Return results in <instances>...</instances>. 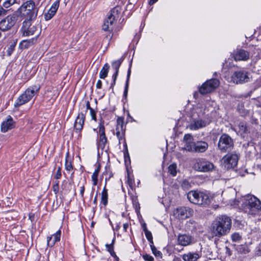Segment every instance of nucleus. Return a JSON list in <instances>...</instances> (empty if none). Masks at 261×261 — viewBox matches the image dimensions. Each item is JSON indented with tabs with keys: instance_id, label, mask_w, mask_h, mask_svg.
I'll list each match as a JSON object with an SVG mask.
<instances>
[{
	"instance_id": "obj_1",
	"label": "nucleus",
	"mask_w": 261,
	"mask_h": 261,
	"mask_svg": "<svg viewBox=\"0 0 261 261\" xmlns=\"http://www.w3.org/2000/svg\"><path fill=\"white\" fill-rule=\"evenodd\" d=\"M231 227V219L226 215L218 217L212 223L213 236L220 238L226 235Z\"/></svg>"
},
{
	"instance_id": "obj_2",
	"label": "nucleus",
	"mask_w": 261,
	"mask_h": 261,
	"mask_svg": "<svg viewBox=\"0 0 261 261\" xmlns=\"http://www.w3.org/2000/svg\"><path fill=\"white\" fill-rule=\"evenodd\" d=\"M37 11L34 2L30 0L23 3L14 13H17L19 21L21 20L22 17L26 18L25 20H33L36 18Z\"/></svg>"
},
{
	"instance_id": "obj_3",
	"label": "nucleus",
	"mask_w": 261,
	"mask_h": 261,
	"mask_svg": "<svg viewBox=\"0 0 261 261\" xmlns=\"http://www.w3.org/2000/svg\"><path fill=\"white\" fill-rule=\"evenodd\" d=\"M242 207L245 212L256 215L261 211V202L254 196L248 195L244 197Z\"/></svg>"
},
{
	"instance_id": "obj_4",
	"label": "nucleus",
	"mask_w": 261,
	"mask_h": 261,
	"mask_svg": "<svg viewBox=\"0 0 261 261\" xmlns=\"http://www.w3.org/2000/svg\"><path fill=\"white\" fill-rule=\"evenodd\" d=\"M187 198L191 203L204 206L208 205L211 202L209 195L201 191H191L188 193Z\"/></svg>"
},
{
	"instance_id": "obj_5",
	"label": "nucleus",
	"mask_w": 261,
	"mask_h": 261,
	"mask_svg": "<svg viewBox=\"0 0 261 261\" xmlns=\"http://www.w3.org/2000/svg\"><path fill=\"white\" fill-rule=\"evenodd\" d=\"M233 140L226 134H223L220 137L218 143V148L221 152H226L233 149Z\"/></svg>"
},
{
	"instance_id": "obj_6",
	"label": "nucleus",
	"mask_w": 261,
	"mask_h": 261,
	"mask_svg": "<svg viewBox=\"0 0 261 261\" xmlns=\"http://www.w3.org/2000/svg\"><path fill=\"white\" fill-rule=\"evenodd\" d=\"M250 73L244 69L237 70L233 72L231 77V81L236 84H243L250 81Z\"/></svg>"
},
{
	"instance_id": "obj_7",
	"label": "nucleus",
	"mask_w": 261,
	"mask_h": 261,
	"mask_svg": "<svg viewBox=\"0 0 261 261\" xmlns=\"http://www.w3.org/2000/svg\"><path fill=\"white\" fill-rule=\"evenodd\" d=\"M193 168L197 171L207 172L212 171L214 168V165L205 159L198 158L195 160Z\"/></svg>"
},
{
	"instance_id": "obj_8",
	"label": "nucleus",
	"mask_w": 261,
	"mask_h": 261,
	"mask_svg": "<svg viewBox=\"0 0 261 261\" xmlns=\"http://www.w3.org/2000/svg\"><path fill=\"white\" fill-rule=\"evenodd\" d=\"M118 11V10L115 9L110 11L108 17L103 21V23L102 25V29L103 31L110 32L113 31L114 24L116 22L115 13L117 14ZM109 36L110 38H112V34H111V33H110Z\"/></svg>"
},
{
	"instance_id": "obj_9",
	"label": "nucleus",
	"mask_w": 261,
	"mask_h": 261,
	"mask_svg": "<svg viewBox=\"0 0 261 261\" xmlns=\"http://www.w3.org/2000/svg\"><path fill=\"white\" fill-rule=\"evenodd\" d=\"M219 81L216 79L207 80L199 88V92L202 95L211 93L219 86Z\"/></svg>"
},
{
	"instance_id": "obj_10",
	"label": "nucleus",
	"mask_w": 261,
	"mask_h": 261,
	"mask_svg": "<svg viewBox=\"0 0 261 261\" xmlns=\"http://www.w3.org/2000/svg\"><path fill=\"white\" fill-rule=\"evenodd\" d=\"M239 154L236 152H229L225 155L222 159V162L227 169L234 168L238 164Z\"/></svg>"
},
{
	"instance_id": "obj_11",
	"label": "nucleus",
	"mask_w": 261,
	"mask_h": 261,
	"mask_svg": "<svg viewBox=\"0 0 261 261\" xmlns=\"http://www.w3.org/2000/svg\"><path fill=\"white\" fill-rule=\"evenodd\" d=\"M18 20L17 13H13L7 16L0 21V30L3 32L9 30Z\"/></svg>"
},
{
	"instance_id": "obj_12",
	"label": "nucleus",
	"mask_w": 261,
	"mask_h": 261,
	"mask_svg": "<svg viewBox=\"0 0 261 261\" xmlns=\"http://www.w3.org/2000/svg\"><path fill=\"white\" fill-rule=\"evenodd\" d=\"M196 239L189 233H179L177 236V243L181 246L186 247L194 244Z\"/></svg>"
},
{
	"instance_id": "obj_13",
	"label": "nucleus",
	"mask_w": 261,
	"mask_h": 261,
	"mask_svg": "<svg viewBox=\"0 0 261 261\" xmlns=\"http://www.w3.org/2000/svg\"><path fill=\"white\" fill-rule=\"evenodd\" d=\"M125 126L124 125V118L119 117L117 119V125L116 126V135L119 140V144L125 139Z\"/></svg>"
},
{
	"instance_id": "obj_14",
	"label": "nucleus",
	"mask_w": 261,
	"mask_h": 261,
	"mask_svg": "<svg viewBox=\"0 0 261 261\" xmlns=\"http://www.w3.org/2000/svg\"><path fill=\"white\" fill-rule=\"evenodd\" d=\"M208 147V143L205 141H197L193 144L187 146V151L193 152H204Z\"/></svg>"
},
{
	"instance_id": "obj_15",
	"label": "nucleus",
	"mask_w": 261,
	"mask_h": 261,
	"mask_svg": "<svg viewBox=\"0 0 261 261\" xmlns=\"http://www.w3.org/2000/svg\"><path fill=\"white\" fill-rule=\"evenodd\" d=\"M193 211L189 207L180 206L176 210L175 215L180 219H185L190 217L193 214Z\"/></svg>"
},
{
	"instance_id": "obj_16",
	"label": "nucleus",
	"mask_w": 261,
	"mask_h": 261,
	"mask_svg": "<svg viewBox=\"0 0 261 261\" xmlns=\"http://www.w3.org/2000/svg\"><path fill=\"white\" fill-rule=\"evenodd\" d=\"M32 20H24L23 22L21 30L22 32L23 36H29L34 34L37 31V28L35 25H32Z\"/></svg>"
},
{
	"instance_id": "obj_17",
	"label": "nucleus",
	"mask_w": 261,
	"mask_h": 261,
	"mask_svg": "<svg viewBox=\"0 0 261 261\" xmlns=\"http://www.w3.org/2000/svg\"><path fill=\"white\" fill-rule=\"evenodd\" d=\"M124 58L122 57L117 60L114 61L112 62V67L114 70L115 72L112 76L113 82L111 84L110 88L113 89L116 84V81L118 75L119 68L124 60Z\"/></svg>"
},
{
	"instance_id": "obj_18",
	"label": "nucleus",
	"mask_w": 261,
	"mask_h": 261,
	"mask_svg": "<svg viewBox=\"0 0 261 261\" xmlns=\"http://www.w3.org/2000/svg\"><path fill=\"white\" fill-rule=\"evenodd\" d=\"M98 132L99 142L98 143V146L103 149L108 142V139L105 134V127L103 122H100L99 124Z\"/></svg>"
},
{
	"instance_id": "obj_19",
	"label": "nucleus",
	"mask_w": 261,
	"mask_h": 261,
	"mask_svg": "<svg viewBox=\"0 0 261 261\" xmlns=\"http://www.w3.org/2000/svg\"><path fill=\"white\" fill-rule=\"evenodd\" d=\"M85 117V113H84V112L79 113L74 123V128L76 133H80L83 129Z\"/></svg>"
},
{
	"instance_id": "obj_20",
	"label": "nucleus",
	"mask_w": 261,
	"mask_h": 261,
	"mask_svg": "<svg viewBox=\"0 0 261 261\" xmlns=\"http://www.w3.org/2000/svg\"><path fill=\"white\" fill-rule=\"evenodd\" d=\"M250 54L248 51L243 49H238L233 54L235 61H247L249 59Z\"/></svg>"
},
{
	"instance_id": "obj_21",
	"label": "nucleus",
	"mask_w": 261,
	"mask_h": 261,
	"mask_svg": "<svg viewBox=\"0 0 261 261\" xmlns=\"http://www.w3.org/2000/svg\"><path fill=\"white\" fill-rule=\"evenodd\" d=\"M60 5V0L55 1L47 12L44 14V18L45 20L51 19L56 14Z\"/></svg>"
},
{
	"instance_id": "obj_22",
	"label": "nucleus",
	"mask_w": 261,
	"mask_h": 261,
	"mask_svg": "<svg viewBox=\"0 0 261 261\" xmlns=\"http://www.w3.org/2000/svg\"><path fill=\"white\" fill-rule=\"evenodd\" d=\"M15 127V122L12 117L8 115L6 120L4 121L1 124V131L6 133L9 130Z\"/></svg>"
},
{
	"instance_id": "obj_23",
	"label": "nucleus",
	"mask_w": 261,
	"mask_h": 261,
	"mask_svg": "<svg viewBox=\"0 0 261 261\" xmlns=\"http://www.w3.org/2000/svg\"><path fill=\"white\" fill-rule=\"evenodd\" d=\"M61 236V230L59 229L55 233L51 236L47 238V246L50 247H53L56 242L60 241Z\"/></svg>"
},
{
	"instance_id": "obj_24",
	"label": "nucleus",
	"mask_w": 261,
	"mask_h": 261,
	"mask_svg": "<svg viewBox=\"0 0 261 261\" xmlns=\"http://www.w3.org/2000/svg\"><path fill=\"white\" fill-rule=\"evenodd\" d=\"M207 124L205 120L202 119H194L190 124L189 128L191 130H197L206 126Z\"/></svg>"
},
{
	"instance_id": "obj_25",
	"label": "nucleus",
	"mask_w": 261,
	"mask_h": 261,
	"mask_svg": "<svg viewBox=\"0 0 261 261\" xmlns=\"http://www.w3.org/2000/svg\"><path fill=\"white\" fill-rule=\"evenodd\" d=\"M201 256V254L198 252H189L182 255L184 261H197Z\"/></svg>"
},
{
	"instance_id": "obj_26",
	"label": "nucleus",
	"mask_w": 261,
	"mask_h": 261,
	"mask_svg": "<svg viewBox=\"0 0 261 261\" xmlns=\"http://www.w3.org/2000/svg\"><path fill=\"white\" fill-rule=\"evenodd\" d=\"M38 36L39 35H37L31 39L21 41L19 43V47L21 49H27L35 44L37 42Z\"/></svg>"
},
{
	"instance_id": "obj_27",
	"label": "nucleus",
	"mask_w": 261,
	"mask_h": 261,
	"mask_svg": "<svg viewBox=\"0 0 261 261\" xmlns=\"http://www.w3.org/2000/svg\"><path fill=\"white\" fill-rule=\"evenodd\" d=\"M40 89L39 85H35L30 86L28 89L24 92L25 95L27 96L30 100H31L33 97L37 94Z\"/></svg>"
},
{
	"instance_id": "obj_28",
	"label": "nucleus",
	"mask_w": 261,
	"mask_h": 261,
	"mask_svg": "<svg viewBox=\"0 0 261 261\" xmlns=\"http://www.w3.org/2000/svg\"><path fill=\"white\" fill-rule=\"evenodd\" d=\"M30 100L29 99L27 96L23 93L18 97L14 104V107L15 108H18L20 106L27 103Z\"/></svg>"
},
{
	"instance_id": "obj_29",
	"label": "nucleus",
	"mask_w": 261,
	"mask_h": 261,
	"mask_svg": "<svg viewBox=\"0 0 261 261\" xmlns=\"http://www.w3.org/2000/svg\"><path fill=\"white\" fill-rule=\"evenodd\" d=\"M131 67H132V63L129 64V66L127 70V77L126 80L125 82L124 90L123 92V97L126 99L127 96L128 91V86H129V81L131 73Z\"/></svg>"
},
{
	"instance_id": "obj_30",
	"label": "nucleus",
	"mask_w": 261,
	"mask_h": 261,
	"mask_svg": "<svg viewBox=\"0 0 261 261\" xmlns=\"http://www.w3.org/2000/svg\"><path fill=\"white\" fill-rule=\"evenodd\" d=\"M108 190L106 188V185L101 192V203L104 206H106L108 203Z\"/></svg>"
},
{
	"instance_id": "obj_31",
	"label": "nucleus",
	"mask_w": 261,
	"mask_h": 261,
	"mask_svg": "<svg viewBox=\"0 0 261 261\" xmlns=\"http://www.w3.org/2000/svg\"><path fill=\"white\" fill-rule=\"evenodd\" d=\"M110 69V65L106 63L102 67L99 72V77L101 79H105L107 77Z\"/></svg>"
},
{
	"instance_id": "obj_32",
	"label": "nucleus",
	"mask_w": 261,
	"mask_h": 261,
	"mask_svg": "<svg viewBox=\"0 0 261 261\" xmlns=\"http://www.w3.org/2000/svg\"><path fill=\"white\" fill-rule=\"evenodd\" d=\"M193 137L190 134H185L184 137V141L185 143V149L187 150V146L189 145L192 146V144L194 143V142H193Z\"/></svg>"
},
{
	"instance_id": "obj_33",
	"label": "nucleus",
	"mask_w": 261,
	"mask_h": 261,
	"mask_svg": "<svg viewBox=\"0 0 261 261\" xmlns=\"http://www.w3.org/2000/svg\"><path fill=\"white\" fill-rule=\"evenodd\" d=\"M69 153L68 152L66 153V158H65V168L67 172H70L71 171H72L73 170V167L71 161L69 160Z\"/></svg>"
},
{
	"instance_id": "obj_34",
	"label": "nucleus",
	"mask_w": 261,
	"mask_h": 261,
	"mask_svg": "<svg viewBox=\"0 0 261 261\" xmlns=\"http://www.w3.org/2000/svg\"><path fill=\"white\" fill-rule=\"evenodd\" d=\"M131 199L132 201V203L133 205V206L135 207L136 211H139L140 209V204L138 200L137 196L132 195L131 196Z\"/></svg>"
},
{
	"instance_id": "obj_35",
	"label": "nucleus",
	"mask_w": 261,
	"mask_h": 261,
	"mask_svg": "<svg viewBox=\"0 0 261 261\" xmlns=\"http://www.w3.org/2000/svg\"><path fill=\"white\" fill-rule=\"evenodd\" d=\"M104 175H108L109 176L105 178V185L106 186L108 181L113 176V174L110 170V168L106 167V171L103 173Z\"/></svg>"
},
{
	"instance_id": "obj_36",
	"label": "nucleus",
	"mask_w": 261,
	"mask_h": 261,
	"mask_svg": "<svg viewBox=\"0 0 261 261\" xmlns=\"http://www.w3.org/2000/svg\"><path fill=\"white\" fill-rule=\"evenodd\" d=\"M176 165L175 164H172L168 167V172L173 176L176 175Z\"/></svg>"
},
{
	"instance_id": "obj_37",
	"label": "nucleus",
	"mask_w": 261,
	"mask_h": 261,
	"mask_svg": "<svg viewBox=\"0 0 261 261\" xmlns=\"http://www.w3.org/2000/svg\"><path fill=\"white\" fill-rule=\"evenodd\" d=\"M81 109H85V111L84 113H86L88 110L92 109L90 106V102L88 100L85 101L84 103H82L80 105Z\"/></svg>"
},
{
	"instance_id": "obj_38",
	"label": "nucleus",
	"mask_w": 261,
	"mask_h": 261,
	"mask_svg": "<svg viewBox=\"0 0 261 261\" xmlns=\"http://www.w3.org/2000/svg\"><path fill=\"white\" fill-rule=\"evenodd\" d=\"M231 238L232 241L234 242H238L242 239L241 236L238 232H235L232 234Z\"/></svg>"
},
{
	"instance_id": "obj_39",
	"label": "nucleus",
	"mask_w": 261,
	"mask_h": 261,
	"mask_svg": "<svg viewBox=\"0 0 261 261\" xmlns=\"http://www.w3.org/2000/svg\"><path fill=\"white\" fill-rule=\"evenodd\" d=\"M16 3H17L16 0H5L3 3V7L8 8Z\"/></svg>"
},
{
	"instance_id": "obj_40",
	"label": "nucleus",
	"mask_w": 261,
	"mask_h": 261,
	"mask_svg": "<svg viewBox=\"0 0 261 261\" xmlns=\"http://www.w3.org/2000/svg\"><path fill=\"white\" fill-rule=\"evenodd\" d=\"M152 253L156 256L160 258L162 257V253L160 251L156 249L155 247H153V248L151 249Z\"/></svg>"
},
{
	"instance_id": "obj_41",
	"label": "nucleus",
	"mask_w": 261,
	"mask_h": 261,
	"mask_svg": "<svg viewBox=\"0 0 261 261\" xmlns=\"http://www.w3.org/2000/svg\"><path fill=\"white\" fill-rule=\"evenodd\" d=\"M98 175V173H94V172L93 173V174L92 175L91 178H92V180L93 181V186H95L97 185Z\"/></svg>"
},
{
	"instance_id": "obj_42",
	"label": "nucleus",
	"mask_w": 261,
	"mask_h": 261,
	"mask_svg": "<svg viewBox=\"0 0 261 261\" xmlns=\"http://www.w3.org/2000/svg\"><path fill=\"white\" fill-rule=\"evenodd\" d=\"M114 241H115V239H113L111 244H106V245L107 250L109 252H112V251L114 250Z\"/></svg>"
},
{
	"instance_id": "obj_43",
	"label": "nucleus",
	"mask_w": 261,
	"mask_h": 261,
	"mask_svg": "<svg viewBox=\"0 0 261 261\" xmlns=\"http://www.w3.org/2000/svg\"><path fill=\"white\" fill-rule=\"evenodd\" d=\"M181 187L183 189L188 190L191 187V185L188 180H184L181 184Z\"/></svg>"
},
{
	"instance_id": "obj_44",
	"label": "nucleus",
	"mask_w": 261,
	"mask_h": 261,
	"mask_svg": "<svg viewBox=\"0 0 261 261\" xmlns=\"http://www.w3.org/2000/svg\"><path fill=\"white\" fill-rule=\"evenodd\" d=\"M122 141H123L124 147L125 149V151L124 152V156L125 160L126 161V157H128V159H129V154H128V149H127V144H126V143L125 141V139H124V140H123Z\"/></svg>"
},
{
	"instance_id": "obj_45",
	"label": "nucleus",
	"mask_w": 261,
	"mask_h": 261,
	"mask_svg": "<svg viewBox=\"0 0 261 261\" xmlns=\"http://www.w3.org/2000/svg\"><path fill=\"white\" fill-rule=\"evenodd\" d=\"M142 257L145 261H154L153 257L149 254H143Z\"/></svg>"
},
{
	"instance_id": "obj_46",
	"label": "nucleus",
	"mask_w": 261,
	"mask_h": 261,
	"mask_svg": "<svg viewBox=\"0 0 261 261\" xmlns=\"http://www.w3.org/2000/svg\"><path fill=\"white\" fill-rule=\"evenodd\" d=\"M15 45V44H11L8 48L7 50V55L8 56H10L13 51L14 50Z\"/></svg>"
},
{
	"instance_id": "obj_47",
	"label": "nucleus",
	"mask_w": 261,
	"mask_h": 261,
	"mask_svg": "<svg viewBox=\"0 0 261 261\" xmlns=\"http://www.w3.org/2000/svg\"><path fill=\"white\" fill-rule=\"evenodd\" d=\"M53 191L55 193H57L59 192V181L56 180L55 182V184L53 187Z\"/></svg>"
},
{
	"instance_id": "obj_48",
	"label": "nucleus",
	"mask_w": 261,
	"mask_h": 261,
	"mask_svg": "<svg viewBox=\"0 0 261 261\" xmlns=\"http://www.w3.org/2000/svg\"><path fill=\"white\" fill-rule=\"evenodd\" d=\"M240 251L245 254H246L249 252L250 250L247 246L242 245L240 247Z\"/></svg>"
},
{
	"instance_id": "obj_49",
	"label": "nucleus",
	"mask_w": 261,
	"mask_h": 261,
	"mask_svg": "<svg viewBox=\"0 0 261 261\" xmlns=\"http://www.w3.org/2000/svg\"><path fill=\"white\" fill-rule=\"evenodd\" d=\"M90 113L91 117L92 119L96 121V112L93 109H91L90 110Z\"/></svg>"
},
{
	"instance_id": "obj_50",
	"label": "nucleus",
	"mask_w": 261,
	"mask_h": 261,
	"mask_svg": "<svg viewBox=\"0 0 261 261\" xmlns=\"http://www.w3.org/2000/svg\"><path fill=\"white\" fill-rule=\"evenodd\" d=\"M144 233L147 240H150L153 239L151 232L148 230L145 231Z\"/></svg>"
},
{
	"instance_id": "obj_51",
	"label": "nucleus",
	"mask_w": 261,
	"mask_h": 261,
	"mask_svg": "<svg viewBox=\"0 0 261 261\" xmlns=\"http://www.w3.org/2000/svg\"><path fill=\"white\" fill-rule=\"evenodd\" d=\"M8 10L4 9V8L0 6V16H4L7 14Z\"/></svg>"
},
{
	"instance_id": "obj_52",
	"label": "nucleus",
	"mask_w": 261,
	"mask_h": 261,
	"mask_svg": "<svg viewBox=\"0 0 261 261\" xmlns=\"http://www.w3.org/2000/svg\"><path fill=\"white\" fill-rule=\"evenodd\" d=\"M84 192H85V186H84V185H83L80 187V195L83 199H84Z\"/></svg>"
},
{
	"instance_id": "obj_53",
	"label": "nucleus",
	"mask_w": 261,
	"mask_h": 261,
	"mask_svg": "<svg viewBox=\"0 0 261 261\" xmlns=\"http://www.w3.org/2000/svg\"><path fill=\"white\" fill-rule=\"evenodd\" d=\"M128 184L129 187L132 189H134V180L130 178H128Z\"/></svg>"
},
{
	"instance_id": "obj_54",
	"label": "nucleus",
	"mask_w": 261,
	"mask_h": 261,
	"mask_svg": "<svg viewBox=\"0 0 261 261\" xmlns=\"http://www.w3.org/2000/svg\"><path fill=\"white\" fill-rule=\"evenodd\" d=\"M240 129L244 133H246V127L244 125L243 123L239 124Z\"/></svg>"
},
{
	"instance_id": "obj_55",
	"label": "nucleus",
	"mask_w": 261,
	"mask_h": 261,
	"mask_svg": "<svg viewBox=\"0 0 261 261\" xmlns=\"http://www.w3.org/2000/svg\"><path fill=\"white\" fill-rule=\"evenodd\" d=\"M96 87L98 89H100L102 88V82L100 80H98L97 82Z\"/></svg>"
},
{
	"instance_id": "obj_56",
	"label": "nucleus",
	"mask_w": 261,
	"mask_h": 261,
	"mask_svg": "<svg viewBox=\"0 0 261 261\" xmlns=\"http://www.w3.org/2000/svg\"><path fill=\"white\" fill-rule=\"evenodd\" d=\"M62 176V173L61 172H59V171H57V172L55 175V178L56 179H60Z\"/></svg>"
},
{
	"instance_id": "obj_57",
	"label": "nucleus",
	"mask_w": 261,
	"mask_h": 261,
	"mask_svg": "<svg viewBox=\"0 0 261 261\" xmlns=\"http://www.w3.org/2000/svg\"><path fill=\"white\" fill-rule=\"evenodd\" d=\"M129 226V224L127 223H124L123 225V230L125 232L127 231V229Z\"/></svg>"
},
{
	"instance_id": "obj_58",
	"label": "nucleus",
	"mask_w": 261,
	"mask_h": 261,
	"mask_svg": "<svg viewBox=\"0 0 261 261\" xmlns=\"http://www.w3.org/2000/svg\"><path fill=\"white\" fill-rule=\"evenodd\" d=\"M148 241L149 242V245L151 249L153 248V247H155L153 244V239Z\"/></svg>"
},
{
	"instance_id": "obj_59",
	"label": "nucleus",
	"mask_w": 261,
	"mask_h": 261,
	"mask_svg": "<svg viewBox=\"0 0 261 261\" xmlns=\"http://www.w3.org/2000/svg\"><path fill=\"white\" fill-rule=\"evenodd\" d=\"M142 227L143 229L144 232L148 230L147 226H146V224L145 223H144L142 224Z\"/></svg>"
},
{
	"instance_id": "obj_60",
	"label": "nucleus",
	"mask_w": 261,
	"mask_h": 261,
	"mask_svg": "<svg viewBox=\"0 0 261 261\" xmlns=\"http://www.w3.org/2000/svg\"><path fill=\"white\" fill-rule=\"evenodd\" d=\"M112 256L114 257L115 258H118V257L116 255L114 251H112V252H109Z\"/></svg>"
},
{
	"instance_id": "obj_61",
	"label": "nucleus",
	"mask_w": 261,
	"mask_h": 261,
	"mask_svg": "<svg viewBox=\"0 0 261 261\" xmlns=\"http://www.w3.org/2000/svg\"><path fill=\"white\" fill-rule=\"evenodd\" d=\"M158 0H150L149 2V4L150 5H152L156 3Z\"/></svg>"
},
{
	"instance_id": "obj_62",
	"label": "nucleus",
	"mask_w": 261,
	"mask_h": 261,
	"mask_svg": "<svg viewBox=\"0 0 261 261\" xmlns=\"http://www.w3.org/2000/svg\"><path fill=\"white\" fill-rule=\"evenodd\" d=\"M100 171V167L98 166L95 169V171H94V173H98L99 174V172Z\"/></svg>"
},
{
	"instance_id": "obj_63",
	"label": "nucleus",
	"mask_w": 261,
	"mask_h": 261,
	"mask_svg": "<svg viewBox=\"0 0 261 261\" xmlns=\"http://www.w3.org/2000/svg\"><path fill=\"white\" fill-rule=\"evenodd\" d=\"M97 195H96L94 199V200H93V203L95 204V205L97 204Z\"/></svg>"
},
{
	"instance_id": "obj_64",
	"label": "nucleus",
	"mask_w": 261,
	"mask_h": 261,
	"mask_svg": "<svg viewBox=\"0 0 261 261\" xmlns=\"http://www.w3.org/2000/svg\"><path fill=\"white\" fill-rule=\"evenodd\" d=\"M198 95V93L197 92H195L194 93V97L195 98H197Z\"/></svg>"
}]
</instances>
